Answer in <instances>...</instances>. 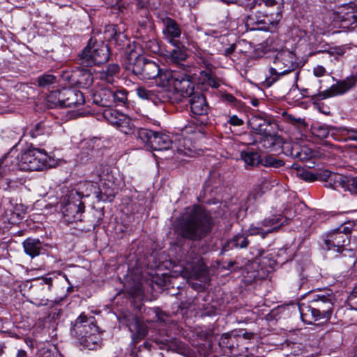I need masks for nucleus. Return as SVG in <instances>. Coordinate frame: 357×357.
Returning <instances> with one entry per match:
<instances>
[{"instance_id": "55", "label": "nucleus", "mask_w": 357, "mask_h": 357, "mask_svg": "<svg viewBox=\"0 0 357 357\" xmlns=\"http://www.w3.org/2000/svg\"><path fill=\"white\" fill-rule=\"evenodd\" d=\"M64 89H62L61 90H59V106L64 107V102H66V96H64Z\"/></svg>"}, {"instance_id": "46", "label": "nucleus", "mask_w": 357, "mask_h": 357, "mask_svg": "<svg viewBox=\"0 0 357 357\" xmlns=\"http://www.w3.org/2000/svg\"><path fill=\"white\" fill-rule=\"evenodd\" d=\"M296 213V206L295 204H290L286 207L283 211V215L284 217V220L283 221H284V224L287 223V221L288 220H291L295 217Z\"/></svg>"}, {"instance_id": "19", "label": "nucleus", "mask_w": 357, "mask_h": 357, "mask_svg": "<svg viewBox=\"0 0 357 357\" xmlns=\"http://www.w3.org/2000/svg\"><path fill=\"white\" fill-rule=\"evenodd\" d=\"M339 20L343 29H354L357 26V9L345 8L340 13Z\"/></svg>"}, {"instance_id": "44", "label": "nucleus", "mask_w": 357, "mask_h": 357, "mask_svg": "<svg viewBox=\"0 0 357 357\" xmlns=\"http://www.w3.org/2000/svg\"><path fill=\"white\" fill-rule=\"evenodd\" d=\"M344 190L349 191L353 195H357V176H347Z\"/></svg>"}, {"instance_id": "41", "label": "nucleus", "mask_w": 357, "mask_h": 357, "mask_svg": "<svg viewBox=\"0 0 357 357\" xmlns=\"http://www.w3.org/2000/svg\"><path fill=\"white\" fill-rule=\"evenodd\" d=\"M200 75L203 77L204 81L209 86L213 88H218L220 86V81L213 75V70L201 71Z\"/></svg>"}, {"instance_id": "14", "label": "nucleus", "mask_w": 357, "mask_h": 357, "mask_svg": "<svg viewBox=\"0 0 357 357\" xmlns=\"http://www.w3.org/2000/svg\"><path fill=\"white\" fill-rule=\"evenodd\" d=\"M357 82V77L351 75L346 79L333 84L328 89L319 94V99H325L332 96L343 95L352 89Z\"/></svg>"}, {"instance_id": "58", "label": "nucleus", "mask_w": 357, "mask_h": 357, "mask_svg": "<svg viewBox=\"0 0 357 357\" xmlns=\"http://www.w3.org/2000/svg\"><path fill=\"white\" fill-rule=\"evenodd\" d=\"M235 49H236V45L234 44H232V45H229V47L225 49L224 54L226 56H228L231 55L235 51Z\"/></svg>"}, {"instance_id": "43", "label": "nucleus", "mask_w": 357, "mask_h": 357, "mask_svg": "<svg viewBox=\"0 0 357 357\" xmlns=\"http://www.w3.org/2000/svg\"><path fill=\"white\" fill-rule=\"evenodd\" d=\"M113 32H114L113 40H115V45L119 49H122L124 46L128 45L126 36L121 31L120 29L117 31L113 26Z\"/></svg>"}, {"instance_id": "59", "label": "nucleus", "mask_w": 357, "mask_h": 357, "mask_svg": "<svg viewBox=\"0 0 357 357\" xmlns=\"http://www.w3.org/2000/svg\"><path fill=\"white\" fill-rule=\"evenodd\" d=\"M39 357H56L54 354L49 349L44 350Z\"/></svg>"}, {"instance_id": "60", "label": "nucleus", "mask_w": 357, "mask_h": 357, "mask_svg": "<svg viewBox=\"0 0 357 357\" xmlns=\"http://www.w3.org/2000/svg\"><path fill=\"white\" fill-rule=\"evenodd\" d=\"M348 133L349 134V137L351 139L357 141V130H348Z\"/></svg>"}, {"instance_id": "37", "label": "nucleus", "mask_w": 357, "mask_h": 357, "mask_svg": "<svg viewBox=\"0 0 357 357\" xmlns=\"http://www.w3.org/2000/svg\"><path fill=\"white\" fill-rule=\"evenodd\" d=\"M273 231V229H266L262 226H257L255 225H251L248 229L246 231L247 235L255 236L259 235L262 238H264L266 235L271 232Z\"/></svg>"}, {"instance_id": "22", "label": "nucleus", "mask_w": 357, "mask_h": 357, "mask_svg": "<svg viewBox=\"0 0 357 357\" xmlns=\"http://www.w3.org/2000/svg\"><path fill=\"white\" fill-rule=\"evenodd\" d=\"M126 324L132 333V337L135 342H139L147 335V326L140 322L136 317L132 316V321Z\"/></svg>"}, {"instance_id": "47", "label": "nucleus", "mask_w": 357, "mask_h": 357, "mask_svg": "<svg viewBox=\"0 0 357 357\" xmlns=\"http://www.w3.org/2000/svg\"><path fill=\"white\" fill-rule=\"evenodd\" d=\"M45 127L44 123H36L29 131L31 137L35 138L45 133Z\"/></svg>"}, {"instance_id": "3", "label": "nucleus", "mask_w": 357, "mask_h": 357, "mask_svg": "<svg viewBox=\"0 0 357 357\" xmlns=\"http://www.w3.org/2000/svg\"><path fill=\"white\" fill-rule=\"evenodd\" d=\"M252 15L248 17L247 25L275 24L282 17V3L276 0H255L251 7Z\"/></svg>"}, {"instance_id": "23", "label": "nucleus", "mask_w": 357, "mask_h": 357, "mask_svg": "<svg viewBox=\"0 0 357 357\" xmlns=\"http://www.w3.org/2000/svg\"><path fill=\"white\" fill-rule=\"evenodd\" d=\"M64 96H66L64 107H77L84 103L83 93L72 89H64Z\"/></svg>"}, {"instance_id": "51", "label": "nucleus", "mask_w": 357, "mask_h": 357, "mask_svg": "<svg viewBox=\"0 0 357 357\" xmlns=\"http://www.w3.org/2000/svg\"><path fill=\"white\" fill-rule=\"evenodd\" d=\"M227 123L234 126H241L243 125L244 121L236 115H232L229 118Z\"/></svg>"}, {"instance_id": "61", "label": "nucleus", "mask_w": 357, "mask_h": 357, "mask_svg": "<svg viewBox=\"0 0 357 357\" xmlns=\"http://www.w3.org/2000/svg\"><path fill=\"white\" fill-rule=\"evenodd\" d=\"M119 71V66L113 64V74L117 73Z\"/></svg>"}, {"instance_id": "26", "label": "nucleus", "mask_w": 357, "mask_h": 357, "mask_svg": "<svg viewBox=\"0 0 357 357\" xmlns=\"http://www.w3.org/2000/svg\"><path fill=\"white\" fill-rule=\"evenodd\" d=\"M194 54L197 63L200 67L205 68V71L213 70L214 68L213 59L211 54L202 50H197Z\"/></svg>"}, {"instance_id": "54", "label": "nucleus", "mask_w": 357, "mask_h": 357, "mask_svg": "<svg viewBox=\"0 0 357 357\" xmlns=\"http://www.w3.org/2000/svg\"><path fill=\"white\" fill-rule=\"evenodd\" d=\"M99 142V139L97 138L91 139L84 142V144L87 146L89 149H95V144Z\"/></svg>"}, {"instance_id": "4", "label": "nucleus", "mask_w": 357, "mask_h": 357, "mask_svg": "<svg viewBox=\"0 0 357 357\" xmlns=\"http://www.w3.org/2000/svg\"><path fill=\"white\" fill-rule=\"evenodd\" d=\"M73 331L84 347L93 350L99 346L100 337L97 333V327L84 314H80L75 321Z\"/></svg>"}, {"instance_id": "29", "label": "nucleus", "mask_w": 357, "mask_h": 357, "mask_svg": "<svg viewBox=\"0 0 357 357\" xmlns=\"http://www.w3.org/2000/svg\"><path fill=\"white\" fill-rule=\"evenodd\" d=\"M180 43L177 45H174L176 48L170 53L169 59L176 64H180L188 57V53L184 46L180 47Z\"/></svg>"}, {"instance_id": "28", "label": "nucleus", "mask_w": 357, "mask_h": 357, "mask_svg": "<svg viewBox=\"0 0 357 357\" xmlns=\"http://www.w3.org/2000/svg\"><path fill=\"white\" fill-rule=\"evenodd\" d=\"M346 179L347 176L333 172L331 178H329V182L325 183L324 185L326 188L333 190H337L340 188L344 190Z\"/></svg>"}, {"instance_id": "12", "label": "nucleus", "mask_w": 357, "mask_h": 357, "mask_svg": "<svg viewBox=\"0 0 357 357\" xmlns=\"http://www.w3.org/2000/svg\"><path fill=\"white\" fill-rule=\"evenodd\" d=\"M274 63L280 74L294 70L298 65L296 55L288 50L278 52L275 56Z\"/></svg>"}, {"instance_id": "38", "label": "nucleus", "mask_w": 357, "mask_h": 357, "mask_svg": "<svg viewBox=\"0 0 357 357\" xmlns=\"http://www.w3.org/2000/svg\"><path fill=\"white\" fill-rule=\"evenodd\" d=\"M261 163L266 167L279 168L284 165L282 160L278 159L273 155H266L261 159Z\"/></svg>"}, {"instance_id": "21", "label": "nucleus", "mask_w": 357, "mask_h": 357, "mask_svg": "<svg viewBox=\"0 0 357 357\" xmlns=\"http://www.w3.org/2000/svg\"><path fill=\"white\" fill-rule=\"evenodd\" d=\"M172 144V141L169 135L154 132L150 148L154 151L167 150L171 148Z\"/></svg>"}, {"instance_id": "52", "label": "nucleus", "mask_w": 357, "mask_h": 357, "mask_svg": "<svg viewBox=\"0 0 357 357\" xmlns=\"http://www.w3.org/2000/svg\"><path fill=\"white\" fill-rule=\"evenodd\" d=\"M301 177L306 181L312 182L316 181L315 173H312L308 171L303 172L301 174Z\"/></svg>"}, {"instance_id": "15", "label": "nucleus", "mask_w": 357, "mask_h": 357, "mask_svg": "<svg viewBox=\"0 0 357 357\" xmlns=\"http://www.w3.org/2000/svg\"><path fill=\"white\" fill-rule=\"evenodd\" d=\"M39 280L40 288L34 292L31 303L37 307L46 306L50 303L47 294L51 291L52 279V278L43 277Z\"/></svg>"}, {"instance_id": "13", "label": "nucleus", "mask_w": 357, "mask_h": 357, "mask_svg": "<svg viewBox=\"0 0 357 357\" xmlns=\"http://www.w3.org/2000/svg\"><path fill=\"white\" fill-rule=\"evenodd\" d=\"M112 91L109 89H101L94 98V101L100 105L102 109L98 112V119L106 121L111 123L112 118Z\"/></svg>"}, {"instance_id": "40", "label": "nucleus", "mask_w": 357, "mask_h": 357, "mask_svg": "<svg viewBox=\"0 0 357 357\" xmlns=\"http://www.w3.org/2000/svg\"><path fill=\"white\" fill-rule=\"evenodd\" d=\"M153 134L154 131L153 130L140 128L137 130V138L150 148Z\"/></svg>"}, {"instance_id": "64", "label": "nucleus", "mask_w": 357, "mask_h": 357, "mask_svg": "<svg viewBox=\"0 0 357 357\" xmlns=\"http://www.w3.org/2000/svg\"><path fill=\"white\" fill-rule=\"evenodd\" d=\"M337 54H339V55H340V54H342V52L341 50H340V51L337 52Z\"/></svg>"}, {"instance_id": "9", "label": "nucleus", "mask_w": 357, "mask_h": 357, "mask_svg": "<svg viewBox=\"0 0 357 357\" xmlns=\"http://www.w3.org/2000/svg\"><path fill=\"white\" fill-rule=\"evenodd\" d=\"M128 68L133 74L142 79H151L157 78L160 83L162 71L159 66L154 61L146 60L144 56H137L133 62L130 63Z\"/></svg>"}, {"instance_id": "27", "label": "nucleus", "mask_w": 357, "mask_h": 357, "mask_svg": "<svg viewBox=\"0 0 357 357\" xmlns=\"http://www.w3.org/2000/svg\"><path fill=\"white\" fill-rule=\"evenodd\" d=\"M238 340L239 337L236 335L225 333L221 336L219 340V345L222 348L229 349L230 354H236L238 347Z\"/></svg>"}, {"instance_id": "53", "label": "nucleus", "mask_w": 357, "mask_h": 357, "mask_svg": "<svg viewBox=\"0 0 357 357\" xmlns=\"http://www.w3.org/2000/svg\"><path fill=\"white\" fill-rule=\"evenodd\" d=\"M326 73V70L322 66L318 65L313 68V74L316 77H322V76L325 75Z\"/></svg>"}, {"instance_id": "18", "label": "nucleus", "mask_w": 357, "mask_h": 357, "mask_svg": "<svg viewBox=\"0 0 357 357\" xmlns=\"http://www.w3.org/2000/svg\"><path fill=\"white\" fill-rule=\"evenodd\" d=\"M249 125L252 130L259 135L273 131V123L261 116H252L249 120Z\"/></svg>"}, {"instance_id": "24", "label": "nucleus", "mask_w": 357, "mask_h": 357, "mask_svg": "<svg viewBox=\"0 0 357 357\" xmlns=\"http://www.w3.org/2000/svg\"><path fill=\"white\" fill-rule=\"evenodd\" d=\"M22 247L24 252L31 258L39 256L43 249L40 241L32 238H26L22 242Z\"/></svg>"}, {"instance_id": "34", "label": "nucleus", "mask_w": 357, "mask_h": 357, "mask_svg": "<svg viewBox=\"0 0 357 357\" xmlns=\"http://www.w3.org/2000/svg\"><path fill=\"white\" fill-rule=\"evenodd\" d=\"M113 102L116 105L126 106L128 105V91L123 88L119 87L113 89Z\"/></svg>"}, {"instance_id": "50", "label": "nucleus", "mask_w": 357, "mask_h": 357, "mask_svg": "<svg viewBox=\"0 0 357 357\" xmlns=\"http://www.w3.org/2000/svg\"><path fill=\"white\" fill-rule=\"evenodd\" d=\"M285 121L294 126H296L298 128H300L301 126H304L305 122L303 119H301L300 118L296 119L294 116H293L291 114H289L286 116Z\"/></svg>"}, {"instance_id": "48", "label": "nucleus", "mask_w": 357, "mask_h": 357, "mask_svg": "<svg viewBox=\"0 0 357 357\" xmlns=\"http://www.w3.org/2000/svg\"><path fill=\"white\" fill-rule=\"evenodd\" d=\"M333 172L328 169H320L315 173L316 180L321 181L327 183Z\"/></svg>"}, {"instance_id": "49", "label": "nucleus", "mask_w": 357, "mask_h": 357, "mask_svg": "<svg viewBox=\"0 0 357 357\" xmlns=\"http://www.w3.org/2000/svg\"><path fill=\"white\" fill-rule=\"evenodd\" d=\"M59 96V90L52 91L47 95V101L52 107L59 106V102H60Z\"/></svg>"}, {"instance_id": "42", "label": "nucleus", "mask_w": 357, "mask_h": 357, "mask_svg": "<svg viewBox=\"0 0 357 357\" xmlns=\"http://www.w3.org/2000/svg\"><path fill=\"white\" fill-rule=\"evenodd\" d=\"M284 74H280V70L278 68H269L268 70V74L266 75L264 84L267 86H272L277 80H278L280 76L284 75Z\"/></svg>"}, {"instance_id": "2", "label": "nucleus", "mask_w": 357, "mask_h": 357, "mask_svg": "<svg viewBox=\"0 0 357 357\" xmlns=\"http://www.w3.org/2000/svg\"><path fill=\"white\" fill-rule=\"evenodd\" d=\"M211 229V218L200 206L188 208L179 220L177 230L179 235L192 241H199Z\"/></svg>"}, {"instance_id": "30", "label": "nucleus", "mask_w": 357, "mask_h": 357, "mask_svg": "<svg viewBox=\"0 0 357 357\" xmlns=\"http://www.w3.org/2000/svg\"><path fill=\"white\" fill-rule=\"evenodd\" d=\"M246 233L238 234L230 239L227 245L230 248H245L249 244Z\"/></svg>"}, {"instance_id": "20", "label": "nucleus", "mask_w": 357, "mask_h": 357, "mask_svg": "<svg viewBox=\"0 0 357 357\" xmlns=\"http://www.w3.org/2000/svg\"><path fill=\"white\" fill-rule=\"evenodd\" d=\"M284 153L298 160L304 161L311 157V152L307 148H301L298 144H286L283 147Z\"/></svg>"}, {"instance_id": "6", "label": "nucleus", "mask_w": 357, "mask_h": 357, "mask_svg": "<svg viewBox=\"0 0 357 357\" xmlns=\"http://www.w3.org/2000/svg\"><path fill=\"white\" fill-rule=\"evenodd\" d=\"M311 303L312 306L307 307V312H304V310L301 309V316L303 321H308L307 317L309 314H311L314 321L321 319L328 321L330 319L333 308L331 296L324 294L314 295Z\"/></svg>"}, {"instance_id": "32", "label": "nucleus", "mask_w": 357, "mask_h": 357, "mask_svg": "<svg viewBox=\"0 0 357 357\" xmlns=\"http://www.w3.org/2000/svg\"><path fill=\"white\" fill-rule=\"evenodd\" d=\"M241 157L245 163L250 166H255L261 162V159L259 153L255 151H242Z\"/></svg>"}, {"instance_id": "45", "label": "nucleus", "mask_w": 357, "mask_h": 357, "mask_svg": "<svg viewBox=\"0 0 357 357\" xmlns=\"http://www.w3.org/2000/svg\"><path fill=\"white\" fill-rule=\"evenodd\" d=\"M40 86L46 87L56 82V77L51 74H44L37 78Z\"/></svg>"}, {"instance_id": "16", "label": "nucleus", "mask_w": 357, "mask_h": 357, "mask_svg": "<svg viewBox=\"0 0 357 357\" xmlns=\"http://www.w3.org/2000/svg\"><path fill=\"white\" fill-rule=\"evenodd\" d=\"M164 28L162 33L165 38L172 45H177L180 42L178 38L181 35V29L179 24L173 19L167 17L163 20Z\"/></svg>"}, {"instance_id": "62", "label": "nucleus", "mask_w": 357, "mask_h": 357, "mask_svg": "<svg viewBox=\"0 0 357 357\" xmlns=\"http://www.w3.org/2000/svg\"><path fill=\"white\" fill-rule=\"evenodd\" d=\"M155 357H163V354L162 353H158Z\"/></svg>"}, {"instance_id": "39", "label": "nucleus", "mask_w": 357, "mask_h": 357, "mask_svg": "<svg viewBox=\"0 0 357 357\" xmlns=\"http://www.w3.org/2000/svg\"><path fill=\"white\" fill-rule=\"evenodd\" d=\"M312 130L313 135L320 139L328 137L330 132L329 127L325 124L316 123L313 125Z\"/></svg>"}, {"instance_id": "7", "label": "nucleus", "mask_w": 357, "mask_h": 357, "mask_svg": "<svg viewBox=\"0 0 357 357\" xmlns=\"http://www.w3.org/2000/svg\"><path fill=\"white\" fill-rule=\"evenodd\" d=\"M109 52V49L107 45L103 43L96 44L91 38L88 45L79 54L80 63L85 66L100 65L108 60Z\"/></svg>"}, {"instance_id": "10", "label": "nucleus", "mask_w": 357, "mask_h": 357, "mask_svg": "<svg viewBox=\"0 0 357 357\" xmlns=\"http://www.w3.org/2000/svg\"><path fill=\"white\" fill-rule=\"evenodd\" d=\"M79 198V192H72L68 196L67 202L64 204H61V210L66 221L68 222H73L81 220L82 213L84 210V204L76 197Z\"/></svg>"}, {"instance_id": "31", "label": "nucleus", "mask_w": 357, "mask_h": 357, "mask_svg": "<svg viewBox=\"0 0 357 357\" xmlns=\"http://www.w3.org/2000/svg\"><path fill=\"white\" fill-rule=\"evenodd\" d=\"M284 217L282 215H273L272 217L265 218L261 225L266 229H273L275 231L279 227L284 224Z\"/></svg>"}, {"instance_id": "56", "label": "nucleus", "mask_w": 357, "mask_h": 357, "mask_svg": "<svg viewBox=\"0 0 357 357\" xmlns=\"http://www.w3.org/2000/svg\"><path fill=\"white\" fill-rule=\"evenodd\" d=\"M222 98L226 102L231 104H235L237 101L236 98L231 94H225Z\"/></svg>"}, {"instance_id": "33", "label": "nucleus", "mask_w": 357, "mask_h": 357, "mask_svg": "<svg viewBox=\"0 0 357 357\" xmlns=\"http://www.w3.org/2000/svg\"><path fill=\"white\" fill-rule=\"evenodd\" d=\"M126 288L128 293L134 298H141L144 295L142 284L139 280L134 281L132 284L130 282H128L126 284Z\"/></svg>"}, {"instance_id": "25", "label": "nucleus", "mask_w": 357, "mask_h": 357, "mask_svg": "<svg viewBox=\"0 0 357 357\" xmlns=\"http://www.w3.org/2000/svg\"><path fill=\"white\" fill-rule=\"evenodd\" d=\"M259 143L266 149L273 150L280 147L283 144L282 138L273 132L261 135Z\"/></svg>"}, {"instance_id": "5", "label": "nucleus", "mask_w": 357, "mask_h": 357, "mask_svg": "<svg viewBox=\"0 0 357 357\" xmlns=\"http://www.w3.org/2000/svg\"><path fill=\"white\" fill-rule=\"evenodd\" d=\"M160 85L172 86L182 96H190L194 91V84L190 75L176 70H165L160 77Z\"/></svg>"}, {"instance_id": "11", "label": "nucleus", "mask_w": 357, "mask_h": 357, "mask_svg": "<svg viewBox=\"0 0 357 357\" xmlns=\"http://www.w3.org/2000/svg\"><path fill=\"white\" fill-rule=\"evenodd\" d=\"M133 132L131 119L123 112L113 109V137L125 140L126 135Z\"/></svg>"}, {"instance_id": "17", "label": "nucleus", "mask_w": 357, "mask_h": 357, "mask_svg": "<svg viewBox=\"0 0 357 357\" xmlns=\"http://www.w3.org/2000/svg\"><path fill=\"white\" fill-rule=\"evenodd\" d=\"M188 97L190 111L193 114L201 116L208 113L209 107L202 93H194Z\"/></svg>"}, {"instance_id": "1", "label": "nucleus", "mask_w": 357, "mask_h": 357, "mask_svg": "<svg viewBox=\"0 0 357 357\" xmlns=\"http://www.w3.org/2000/svg\"><path fill=\"white\" fill-rule=\"evenodd\" d=\"M10 151L0 159V179L10 172L41 171L51 166V158L44 149L33 148L20 155Z\"/></svg>"}, {"instance_id": "36", "label": "nucleus", "mask_w": 357, "mask_h": 357, "mask_svg": "<svg viewBox=\"0 0 357 357\" xmlns=\"http://www.w3.org/2000/svg\"><path fill=\"white\" fill-rule=\"evenodd\" d=\"M137 94L142 99L150 100L153 102H155L156 98H160L159 94H156L155 90H149L144 86H138L136 89Z\"/></svg>"}, {"instance_id": "8", "label": "nucleus", "mask_w": 357, "mask_h": 357, "mask_svg": "<svg viewBox=\"0 0 357 357\" xmlns=\"http://www.w3.org/2000/svg\"><path fill=\"white\" fill-rule=\"evenodd\" d=\"M353 227L354 223L349 221L330 231L325 239L326 248L337 252L344 250V247L350 243L349 234Z\"/></svg>"}, {"instance_id": "35", "label": "nucleus", "mask_w": 357, "mask_h": 357, "mask_svg": "<svg viewBox=\"0 0 357 357\" xmlns=\"http://www.w3.org/2000/svg\"><path fill=\"white\" fill-rule=\"evenodd\" d=\"M93 82V77L89 70L84 69L80 72L77 79V84L82 88H89Z\"/></svg>"}, {"instance_id": "57", "label": "nucleus", "mask_w": 357, "mask_h": 357, "mask_svg": "<svg viewBox=\"0 0 357 357\" xmlns=\"http://www.w3.org/2000/svg\"><path fill=\"white\" fill-rule=\"evenodd\" d=\"M257 198V195L255 194H250L248 195L247 198V202H248V207L246 208V210L252 204H254L255 200Z\"/></svg>"}, {"instance_id": "63", "label": "nucleus", "mask_w": 357, "mask_h": 357, "mask_svg": "<svg viewBox=\"0 0 357 357\" xmlns=\"http://www.w3.org/2000/svg\"><path fill=\"white\" fill-rule=\"evenodd\" d=\"M85 185H88L91 188L93 187V185L91 183H86Z\"/></svg>"}]
</instances>
